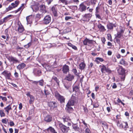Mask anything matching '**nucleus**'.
Listing matches in <instances>:
<instances>
[{
  "instance_id": "nucleus-23",
  "label": "nucleus",
  "mask_w": 133,
  "mask_h": 133,
  "mask_svg": "<svg viewBox=\"0 0 133 133\" xmlns=\"http://www.w3.org/2000/svg\"><path fill=\"white\" fill-rule=\"evenodd\" d=\"M40 10L42 14H44L46 12L45 6L44 5H40L39 6Z\"/></svg>"
},
{
  "instance_id": "nucleus-30",
  "label": "nucleus",
  "mask_w": 133,
  "mask_h": 133,
  "mask_svg": "<svg viewBox=\"0 0 133 133\" xmlns=\"http://www.w3.org/2000/svg\"><path fill=\"white\" fill-rule=\"evenodd\" d=\"M26 20L28 24H31L32 23V16H29L26 17Z\"/></svg>"
},
{
  "instance_id": "nucleus-27",
  "label": "nucleus",
  "mask_w": 133,
  "mask_h": 133,
  "mask_svg": "<svg viewBox=\"0 0 133 133\" xmlns=\"http://www.w3.org/2000/svg\"><path fill=\"white\" fill-rule=\"evenodd\" d=\"M100 123L103 128H105L106 129H108V125L106 122L105 121H102L100 122Z\"/></svg>"
},
{
  "instance_id": "nucleus-58",
  "label": "nucleus",
  "mask_w": 133,
  "mask_h": 133,
  "mask_svg": "<svg viewBox=\"0 0 133 133\" xmlns=\"http://www.w3.org/2000/svg\"><path fill=\"white\" fill-rule=\"evenodd\" d=\"M117 102L118 103H121L123 105V106H124L125 105V103L123 102L119 98H118L117 100Z\"/></svg>"
},
{
  "instance_id": "nucleus-35",
  "label": "nucleus",
  "mask_w": 133,
  "mask_h": 133,
  "mask_svg": "<svg viewBox=\"0 0 133 133\" xmlns=\"http://www.w3.org/2000/svg\"><path fill=\"white\" fill-rule=\"evenodd\" d=\"M72 72L74 74L78 76L79 75V73H78L77 71V69L75 68H73L71 70Z\"/></svg>"
},
{
  "instance_id": "nucleus-54",
  "label": "nucleus",
  "mask_w": 133,
  "mask_h": 133,
  "mask_svg": "<svg viewBox=\"0 0 133 133\" xmlns=\"http://www.w3.org/2000/svg\"><path fill=\"white\" fill-rule=\"evenodd\" d=\"M8 119L6 118L3 119H2V122L4 124H7V121H8Z\"/></svg>"
},
{
  "instance_id": "nucleus-14",
  "label": "nucleus",
  "mask_w": 133,
  "mask_h": 133,
  "mask_svg": "<svg viewBox=\"0 0 133 133\" xmlns=\"http://www.w3.org/2000/svg\"><path fill=\"white\" fill-rule=\"evenodd\" d=\"M87 9V6L84 4V2L82 3L79 5V10L81 12H85Z\"/></svg>"
},
{
  "instance_id": "nucleus-25",
  "label": "nucleus",
  "mask_w": 133,
  "mask_h": 133,
  "mask_svg": "<svg viewBox=\"0 0 133 133\" xmlns=\"http://www.w3.org/2000/svg\"><path fill=\"white\" fill-rule=\"evenodd\" d=\"M26 66V64L23 63H22L19 64L17 66V68L19 70L23 69Z\"/></svg>"
},
{
  "instance_id": "nucleus-59",
  "label": "nucleus",
  "mask_w": 133,
  "mask_h": 133,
  "mask_svg": "<svg viewBox=\"0 0 133 133\" xmlns=\"http://www.w3.org/2000/svg\"><path fill=\"white\" fill-rule=\"evenodd\" d=\"M85 133H91L90 129L88 128V127L85 130Z\"/></svg>"
},
{
  "instance_id": "nucleus-63",
  "label": "nucleus",
  "mask_w": 133,
  "mask_h": 133,
  "mask_svg": "<svg viewBox=\"0 0 133 133\" xmlns=\"http://www.w3.org/2000/svg\"><path fill=\"white\" fill-rule=\"evenodd\" d=\"M72 17L71 16H66L65 17V19L66 21H68L69 19H72Z\"/></svg>"
},
{
  "instance_id": "nucleus-52",
  "label": "nucleus",
  "mask_w": 133,
  "mask_h": 133,
  "mask_svg": "<svg viewBox=\"0 0 133 133\" xmlns=\"http://www.w3.org/2000/svg\"><path fill=\"white\" fill-rule=\"evenodd\" d=\"M107 45L108 46H110V47L108 48L109 49H110L112 47H114V45H113L112 43L109 42H108L107 43Z\"/></svg>"
},
{
  "instance_id": "nucleus-44",
  "label": "nucleus",
  "mask_w": 133,
  "mask_h": 133,
  "mask_svg": "<svg viewBox=\"0 0 133 133\" xmlns=\"http://www.w3.org/2000/svg\"><path fill=\"white\" fill-rule=\"evenodd\" d=\"M52 79L54 80V81H56L58 85H59V81L57 77H56L55 76H53L52 77Z\"/></svg>"
},
{
  "instance_id": "nucleus-28",
  "label": "nucleus",
  "mask_w": 133,
  "mask_h": 133,
  "mask_svg": "<svg viewBox=\"0 0 133 133\" xmlns=\"http://www.w3.org/2000/svg\"><path fill=\"white\" fill-rule=\"evenodd\" d=\"M73 129L75 131L79 132L80 129L78 127V125L76 124H73L72 125Z\"/></svg>"
},
{
  "instance_id": "nucleus-45",
  "label": "nucleus",
  "mask_w": 133,
  "mask_h": 133,
  "mask_svg": "<svg viewBox=\"0 0 133 133\" xmlns=\"http://www.w3.org/2000/svg\"><path fill=\"white\" fill-rule=\"evenodd\" d=\"M57 67V65L56 62V61H55L53 64L51 65V67L52 68H56Z\"/></svg>"
},
{
  "instance_id": "nucleus-50",
  "label": "nucleus",
  "mask_w": 133,
  "mask_h": 133,
  "mask_svg": "<svg viewBox=\"0 0 133 133\" xmlns=\"http://www.w3.org/2000/svg\"><path fill=\"white\" fill-rule=\"evenodd\" d=\"M59 2H60L64 4L65 5H66L67 4V1L66 0H59Z\"/></svg>"
},
{
  "instance_id": "nucleus-6",
  "label": "nucleus",
  "mask_w": 133,
  "mask_h": 133,
  "mask_svg": "<svg viewBox=\"0 0 133 133\" xmlns=\"http://www.w3.org/2000/svg\"><path fill=\"white\" fill-rule=\"evenodd\" d=\"M1 74L4 76L6 79L9 80L11 79V74L9 71L5 70L2 72Z\"/></svg>"
},
{
  "instance_id": "nucleus-61",
  "label": "nucleus",
  "mask_w": 133,
  "mask_h": 133,
  "mask_svg": "<svg viewBox=\"0 0 133 133\" xmlns=\"http://www.w3.org/2000/svg\"><path fill=\"white\" fill-rule=\"evenodd\" d=\"M15 71L14 75L15 77L17 78L19 77V74L18 73L16 72V70H15Z\"/></svg>"
},
{
  "instance_id": "nucleus-40",
  "label": "nucleus",
  "mask_w": 133,
  "mask_h": 133,
  "mask_svg": "<svg viewBox=\"0 0 133 133\" xmlns=\"http://www.w3.org/2000/svg\"><path fill=\"white\" fill-rule=\"evenodd\" d=\"M48 129L49 130H50L51 132V133H57V132L55 131L54 129L52 127H50Z\"/></svg>"
},
{
  "instance_id": "nucleus-53",
  "label": "nucleus",
  "mask_w": 133,
  "mask_h": 133,
  "mask_svg": "<svg viewBox=\"0 0 133 133\" xmlns=\"http://www.w3.org/2000/svg\"><path fill=\"white\" fill-rule=\"evenodd\" d=\"M31 44L32 43L31 42H30L28 43L27 44L25 45L24 46L25 48L28 49L31 46Z\"/></svg>"
},
{
  "instance_id": "nucleus-1",
  "label": "nucleus",
  "mask_w": 133,
  "mask_h": 133,
  "mask_svg": "<svg viewBox=\"0 0 133 133\" xmlns=\"http://www.w3.org/2000/svg\"><path fill=\"white\" fill-rule=\"evenodd\" d=\"M125 70L121 66H119L118 69L117 70L118 73L121 81H124L125 79Z\"/></svg>"
},
{
  "instance_id": "nucleus-34",
  "label": "nucleus",
  "mask_w": 133,
  "mask_h": 133,
  "mask_svg": "<svg viewBox=\"0 0 133 133\" xmlns=\"http://www.w3.org/2000/svg\"><path fill=\"white\" fill-rule=\"evenodd\" d=\"M119 63L120 64L126 66L128 65V63L127 62H125L124 59L123 58L121 59L120 60Z\"/></svg>"
},
{
  "instance_id": "nucleus-33",
  "label": "nucleus",
  "mask_w": 133,
  "mask_h": 133,
  "mask_svg": "<svg viewBox=\"0 0 133 133\" xmlns=\"http://www.w3.org/2000/svg\"><path fill=\"white\" fill-rule=\"evenodd\" d=\"M73 91L75 92H79V85L73 86L72 87Z\"/></svg>"
},
{
  "instance_id": "nucleus-47",
  "label": "nucleus",
  "mask_w": 133,
  "mask_h": 133,
  "mask_svg": "<svg viewBox=\"0 0 133 133\" xmlns=\"http://www.w3.org/2000/svg\"><path fill=\"white\" fill-rule=\"evenodd\" d=\"M11 16V15H9L8 16L4 17V18H3V19H2V21L3 22V23L4 22H6L7 21V20H8V18L9 17Z\"/></svg>"
},
{
  "instance_id": "nucleus-60",
  "label": "nucleus",
  "mask_w": 133,
  "mask_h": 133,
  "mask_svg": "<svg viewBox=\"0 0 133 133\" xmlns=\"http://www.w3.org/2000/svg\"><path fill=\"white\" fill-rule=\"evenodd\" d=\"M9 125L11 127L15 125V124L14 122L11 121L9 122Z\"/></svg>"
},
{
  "instance_id": "nucleus-49",
  "label": "nucleus",
  "mask_w": 133,
  "mask_h": 133,
  "mask_svg": "<svg viewBox=\"0 0 133 133\" xmlns=\"http://www.w3.org/2000/svg\"><path fill=\"white\" fill-rule=\"evenodd\" d=\"M0 98L4 102H6L7 101V99L6 97L0 96Z\"/></svg>"
},
{
  "instance_id": "nucleus-62",
  "label": "nucleus",
  "mask_w": 133,
  "mask_h": 133,
  "mask_svg": "<svg viewBox=\"0 0 133 133\" xmlns=\"http://www.w3.org/2000/svg\"><path fill=\"white\" fill-rule=\"evenodd\" d=\"M73 3H75L76 4H78L79 2V0H72Z\"/></svg>"
},
{
  "instance_id": "nucleus-21",
  "label": "nucleus",
  "mask_w": 133,
  "mask_h": 133,
  "mask_svg": "<svg viewBox=\"0 0 133 133\" xmlns=\"http://www.w3.org/2000/svg\"><path fill=\"white\" fill-rule=\"evenodd\" d=\"M107 28L109 30H113L114 27H116V26L112 23L109 22L107 24Z\"/></svg>"
},
{
  "instance_id": "nucleus-39",
  "label": "nucleus",
  "mask_w": 133,
  "mask_h": 133,
  "mask_svg": "<svg viewBox=\"0 0 133 133\" xmlns=\"http://www.w3.org/2000/svg\"><path fill=\"white\" fill-rule=\"evenodd\" d=\"M30 100H29V103L30 104L32 103L34 101L35 98L32 95L30 97Z\"/></svg>"
},
{
  "instance_id": "nucleus-46",
  "label": "nucleus",
  "mask_w": 133,
  "mask_h": 133,
  "mask_svg": "<svg viewBox=\"0 0 133 133\" xmlns=\"http://www.w3.org/2000/svg\"><path fill=\"white\" fill-rule=\"evenodd\" d=\"M38 82L39 85L42 86H44V81L43 79L38 81Z\"/></svg>"
},
{
  "instance_id": "nucleus-11",
  "label": "nucleus",
  "mask_w": 133,
  "mask_h": 133,
  "mask_svg": "<svg viewBox=\"0 0 133 133\" xmlns=\"http://www.w3.org/2000/svg\"><path fill=\"white\" fill-rule=\"evenodd\" d=\"M119 127L120 128L124 129L126 131L129 128L128 123L127 122L122 121L119 125Z\"/></svg>"
},
{
  "instance_id": "nucleus-10",
  "label": "nucleus",
  "mask_w": 133,
  "mask_h": 133,
  "mask_svg": "<svg viewBox=\"0 0 133 133\" xmlns=\"http://www.w3.org/2000/svg\"><path fill=\"white\" fill-rule=\"evenodd\" d=\"M57 11L56 5H54L52 7L51 9V14L54 16L57 17L58 16Z\"/></svg>"
},
{
  "instance_id": "nucleus-24",
  "label": "nucleus",
  "mask_w": 133,
  "mask_h": 133,
  "mask_svg": "<svg viewBox=\"0 0 133 133\" xmlns=\"http://www.w3.org/2000/svg\"><path fill=\"white\" fill-rule=\"evenodd\" d=\"M44 120L47 122H50L52 121V117L50 115H48L45 117Z\"/></svg>"
},
{
  "instance_id": "nucleus-15",
  "label": "nucleus",
  "mask_w": 133,
  "mask_h": 133,
  "mask_svg": "<svg viewBox=\"0 0 133 133\" xmlns=\"http://www.w3.org/2000/svg\"><path fill=\"white\" fill-rule=\"evenodd\" d=\"M33 73L36 76H39L41 75L42 72L41 70L36 68L34 69Z\"/></svg>"
},
{
  "instance_id": "nucleus-29",
  "label": "nucleus",
  "mask_w": 133,
  "mask_h": 133,
  "mask_svg": "<svg viewBox=\"0 0 133 133\" xmlns=\"http://www.w3.org/2000/svg\"><path fill=\"white\" fill-rule=\"evenodd\" d=\"M98 28L102 32H104L106 29L104 26L102 25L101 24H99L97 25Z\"/></svg>"
},
{
  "instance_id": "nucleus-3",
  "label": "nucleus",
  "mask_w": 133,
  "mask_h": 133,
  "mask_svg": "<svg viewBox=\"0 0 133 133\" xmlns=\"http://www.w3.org/2000/svg\"><path fill=\"white\" fill-rule=\"evenodd\" d=\"M59 127L63 133H67L70 130V128L69 127H67L61 122H59L58 123Z\"/></svg>"
},
{
  "instance_id": "nucleus-42",
  "label": "nucleus",
  "mask_w": 133,
  "mask_h": 133,
  "mask_svg": "<svg viewBox=\"0 0 133 133\" xmlns=\"http://www.w3.org/2000/svg\"><path fill=\"white\" fill-rule=\"evenodd\" d=\"M32 9L35 12L37 11L39 9L38 6L36 5H34L33 6Z\"/></svg>"
},
{
  "instance_id": "nucleus-12",
  "label": "nucleus",
  "mask_w": 133,
  "mask_h": 133,
  "mask_svg": "<svg viewBox=\"0 0 133 133\" xmlns=\"http://www.w3.org/2000/svg\"><path fill=\"white\" fill-rule=\"evenodd\" d=\"M48 106L51 109H53L57 108L58 104L55 102L50 101L48 103Z\"/></svg>"
},
{
  "instance_id": "nucleus-20",
  "label": "nucleus",
  "mask_w": 133,
  "mask_h": 133,
  "mask_svg": "<svg viewBox=\"0 0 133 133\" xmlns=\"http://www.w3.org/2000/svg\"><path fill=\"white\" fill-rule=\"evenodd\" d=\"M65 110L66 112L69 113H72L74 111L73 108L71 107V106L66 105V107L65 108Z\"/></svg>"
},
{
  "instance_id": "nucleus-32",
  "label": "nucleus",
  "mask_w": 133,
  "mask_h": 133,
  "mask_svg": "<svg viewBox=\"0 0 133 133\" xmlns=\"http://www.w3.org/2000/svg\"><path fill=\"white\" fill-rule=\"evenodd\" d=\"M19 1H16L15 2V3H12L11 5L12 6V7L14 8L17 7L19 5Z\"/></svg>"
},
{
  "instance_id": "nucleus-7",
  "label": "nucleus",
  "mask_w": 133,
  "mask_h": 133,
  "mask_svg": "<svg viewBox=\"0 0 133 133\" xmlns=\"http://www.w3.org/2000/svg\"><path fill=\"white\" fill-rule=\"evenodd\" d=\"M92 16V14L90 13L85 14L83 16L81 19L84 21L89 22Z\"/></svg>"
},
{
  "instance_id": "nucleus-5",
  "label": "nucleus",
  "mask_w": 133,
  "mask_h": 133,
  "mask_svg": "<svg viewBox=\"0 0 133 133\" xmlns=\"http://www.w3.org/2000/svg\"><path fill=\"white\" fill-rule=\"evenodd\" d=\"M17 24L18 25V28L17 30H16V31L18 32L19 33H22L25 30L23 26L19 21H18Z\"/></svg>"
},
{
  "instance_id": "nucleus-36",
  "label": "nucleus",
  "mask_w": 133,
  "mask_h": 133,
  "mask_svg": "<svg viewBox=\"0 0 133 133\" xmlns=\"http://www.w3.org/2000/svg\"><path fill=\"white\" fill-rule=\"evenodd\" d=\"M0 116L1 117H4L5 116V114L3 109H0Z\"/></svg>"
},
{
  "instance_id": "nucleus-9",
  "label": "nucleus",
  "mask_w": 133,
  "mask_h": 133,
  "mask_svg": "<svg viewBox=\"0 0 133 133\" xmlns=\"http://www.w3.org/2000/svg\"><path fill=\"white\" fill-rule=\"evenodd\" d=\"M99 67L101 69V71L102 73H105V72H107L108 73L110 74L111 72V71L109 68H107L104 65H100Z\"/></svg>"
},
{
  "instance_id": "nucleus-55",
  "label": "nucleus",
  "mask_w": 133,
  "mask_h": 133,
  "mask_svg": "<svg viewBox=\"0 0 133 133\" xmlns=\"http://www.w3.org/2000/svg\"><path fill=\"white\" fill-rule=\"evenodd\" d=\"M99 13H95V15L97 18L102 19L101 16L98 14Z\"/></svg>"
},
{
  "instance_id": "nucleus-57",
  "label": "nucleus",
  "mask_w": 133,
  "mask_h": 133,
  "mask_svg": "<svg viewBox=\"0 0 133 133\" xmlns=\"http://www.w3.org/2000/svg\"><path fill=\"white\" fill-rule=\"evenodd\" d=\"M101 39L103 45H104L105 44V42L106 41V39L104 37H102L101 38Z\"/></svg>"
},
{
  "instance_id": "nucleus-17",
  "label": "nucleus",
  "mask_w": 133,
  "mask_h": 133,
  "mask_svg": "<svg viewBox=\"0 0 133 133\" xmlns=\"http://www.w3.org/2000/svg\"><path fill=\"white\" fill-rule=\"evenodd\" d=\"M93 41L92 40H90L86 38L83 41V44L84 45H87L88 43L89 44H91L93 43Z\"/></svg>"
},
{
  "instance_id": "nucleus-41",
  "label": "nucleus",
  "mask_w": 133,
  "mask_h": 133,
  "mask_svg": "<svg viewBox=\"0 0 133 133\" xmlns=\"http://www.w3.org/2000/svg\"><path fill=\"white\" fill-rule=\"evenodd\" d=\"M8 29H6L5 30V31H4L5 35H7V38H6V41H8L9 39V35L8 34Z\"/></svg>"
},
{
  "instance_id": "nucleus-31",
  "label": "nucleus",
  "mask_w": 133,
  "mask_h": 133,
  "mask_svg": "<svg viewBox=\"0 0 133 133\" xmlns=\"http://www.w3.org/2000/svg\"><path fill=\"white\" fill-rule=\"evenodd\" d=\"M104 61V59L102 58L99 57H96L95 60V62H96L97 64H99L100 62H103Z\"/></svg>"
},
{
  "instance_id": "nucleus-13",
  "label": "nucleus",
  "mask_w": 133,
  "mask_h": 133,
  "mask_svg": "<svg viewBox=\"0 0 133 133\" xmlns=\"http://www.w3.org/2000/svg\"><path fill=\"white\" fill-rule=\"evenodd\" d=\"M51 17L50 16H46L43 20V22L45 24H47L51 22Z\"/></svg>"
},
{
  "instance_id": "nucleus-16",
  "label": "nucleus",
  "mask_w": 133,
  "mask_h": 133,
  "mask_svg": "<svg viewBox=\"0 0 133 133\" xmlns=\"http://www.w3.org/2000/svg\"><path fill=\"white\" fill-rule=\"evenodd\" d=\"M4 109L5 112H6L7 114L8 115L10 111L12 110L11 104H10L4 108Z\"/></svg>"
},
{
  "instance_id": "nucleus-4",
  "label": "nucleus",
  "mask_w": 133,
  "mask_h": 133,
  "mask_svg": "<svg viewBox=\"0 0 133 133\" xmlns=\"http://www.w3.org/2000/svg\"><path fill=\"white\" fill-rule=\"evenodd\" d=\"M77 101V98L76 96L72 95L67 105L71 106H73Z\"/></svg>"
},
{
  "instance_id": "nucleus-56",
  "label": "nucleus",
  "mask_w": 133,
  "mask_h": 133,
  "mask_svg": "<svg viewBox=\"0 0 133 133\" xmlns=\"http://www.w3.org/2000/svg\"><path fill=\"white\" fill-rule=\"evenodd\" d=\"M43 15V14L42 13L41 14H38L36 15V17L39 19L41 18L42 16Z\"/></svg>"
},
{
  "instance_id": "nucleus-18",
  "label": "nucleus",
  "mask_w": 133,
  "mask_h": 133,
  "mask_svg": "<svg viewBox=\"0 0 133 133\" xmlns=\"http://www.w3.org/2000/svg\"><path fill=\"white\" fill-rule=\"evenodd\" d=\"M62 71L63 73L66 74L69 71V66L66 64L63 65L62 68Z\"/></svg>"
},
{
  "instance_id": "nucleus-38",
  "label": "nucleus",
  "mask_w": 133,
  "mask_h": 133,
  "mask_svg": "<svg viewBox=\"0 0 133 133\" xmlns=\"http://www.w3.org/2000/svg\"><path fill=\"white\" fill-rule=\"evenodd\" d=\"M101 10V6L98 5L96 8L95 13H99Z\"/></svg>"
},
{
  "instance_id": "nucleus-43",
  "label": "nucleus",
  "mask_w": 133,
  "mask_h": 133,
  "mask_svg": "<svg viewBox=\"0 0 133 133\" xmlns=\"http://www.w3.org/2000/svg\"><path fill=\"white\" fill-rule=\"evenodd\" d=\"M107 39L108 40H110L111 42H112L113 41L111 35L110 34H107Z\"/></svg>"
},
{
  "instance_id": "nucleus-22",
  "label": "nucleus",
  "mask_w": 133,
  "mask_h": 133,
  "mask_svg": "<svg viewBox=\"0 0 133 133\" xmlns=\"http://www.w3.org/2000/svg\"><path fill=\"white\" fill-rule=\"evenodd\" d=\"M79 66V68L81 70H84L85 68L86 64L84 61L80 63Z\"/></svg>"
},
{
  "instance_id": "nucleus-37",
  "label": "nucleus",
  "mask_w": 133,
  "mask_h": 133,
  "mask_svg": "<svg viewBox=\"0 0 133 133\" xmlns=\"http://www.w3.org/2000/svg\"><path fill=\"white\" fill-rule=\"evenodd\" d=\"M115 37L118 38H121L122 37H123V35L122 34L117 32L116 34L115 35Z\"/></svg>"
},
{
  "instance_id": "nucleus-51",
  "label": "nucleus",
  "mask_w": 133,
  "mask_h": 133,
  "mask_svg": "<svg viewBox=\"0 0 133 133\" xmlns=\"http://www.w3.org/2000/svg\"><path fill=\"white\" fill-rule=\"evenodd\" d=\"M14 8L12 6H10V5L9 6V7L6 8V12H7L10 10H11L12 9Z\"/></svg>"
},
{
  "instance_id": "nucleus-26",
  "label": "nucleus",
  "mask_w": 133,
  "mask_h": 133,
  "mask_svg": "<svg viewBox=\"0 0 133 133\" xmlns=\"http://www.w3.org/2000/svg\"><path fill=\"white\" fill-rule=\"evenodd\" d=\"M25 3H23L22 4L21 6L19 7L17 9L15 10L14 11L15 13H17L18 12L21 11H22L23 9L25 8Z\"/></svg>"
},
{
  "instance_id": "nucleus-48",
  "label": "nucleus",
  "mask_w": 133,
  "mask_h": 133,
  "mask_svg": "<svg viewBox=\"0 0 133 133\" xmlns=\"http://www.w3.org/2000/svg\"><path fill=\"white\" fill-rule=\"evenodd\" d=\"M114 40L118 44H120V39L116 37H115Z\"/></svg>"
},
{
  "instance_id": "nucleus-2",
  "label": "nucleus",
  "mask_w": 133,
  "mask_h": 133,
  "mask_svg": "<svg viewBox=\"0 0 133 133\" xmlns=\"http://www.w3.org/2000/svg\"><path fill=\"white\" fill-rule=\"evenodd\" d=\"M54 95L56 99L61 103H65V98L64 97L61 95L58 91H56L55 92Z\"/></svg>"
},
{
  "instance_id": "nucleus-19",
  "label": "nucleus",
  "mask_w": 133,
  "mask_h": 133,
  "mask_svg": "<svg viewBox=\"0 0 133 133\" xmlns=\"http://www.w3.org/2000/svg\"><path fill=\"white\" fill-rule=\"evenodd\" d=\"M74 75L69 74L65 78V79L69 81H71L74 78Z\"/></svg>"
},
{
  "instance_id": "nucleus-64",
  "label": "nucleus",
  "mask_w": 133,
  "mask_h": 133,
  "mask_svg": "<svg viewBox=\"0 0 133 133\" xmlns=\"http://www.w3.org/2000/svg\"><path fill=\"white\" fill-rule=\"evenodd\" d=\"M44 93L46 96L50 94L48 90H44Z\"/></svg>"
},
{
  "instance_id": "nucleus-8",
  "label": "nucleus",
  "mask_w": 133,
  "mask_h": 133,
  "mask_svg": "<svg viewBox=\"0 0 133 133\" xmlns=\"http://www.w3.org/2000/svg\"><path fill=\"white\" fill-rule=\"evenodd\" d=\"M6 58L10 62H12L13 64L20 63V61L16 57H14L12 56H8Z\"/></svg>"
}]
</instances>
